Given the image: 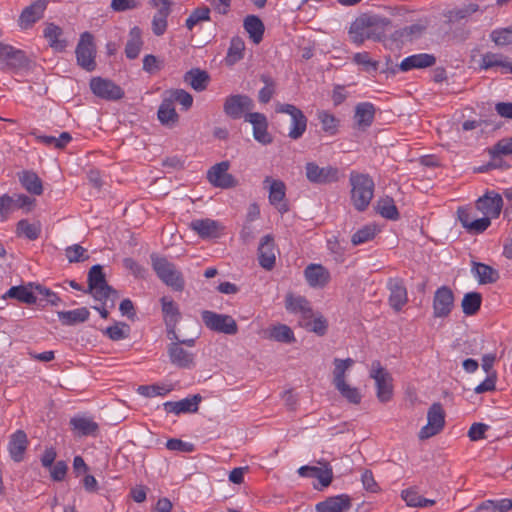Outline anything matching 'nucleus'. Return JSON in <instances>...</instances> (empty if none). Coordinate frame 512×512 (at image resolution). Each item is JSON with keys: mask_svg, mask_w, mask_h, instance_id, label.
Returning <instances> with one entry per match:
<instances>
[{"mask_svg": "<svg viewBox=\"0 0 512 512\" xmlns=\"http://www.w3.org/2000/svg\"><path fill=\"white\" fill-rule=\"evenodd\" d=\"M130 327L126 323L119 322L106 328L104 334L113 341H119L129 336Z\"/></svg>", "mask_w": 512, "mask_h": 512, "instance_id": "56", "label": "nucleus"}, {"mask_svg": "<svg viewBox=\"0 0 512 512\" xmlns=\"http://www.w3.org/2000/svg\"><path fill=\"white\" fill-rule=\"evenodd\" d=\"M482 303V296L479 292L466 293L462 300V310L467 316L475 315Z\"/></svg>", "mask_w": 512, "mask_h": 512, "instance_id": "53", "label": "nucleus"}, {"mask_svg": "<svg viewBox=\"0 0 512 512\" xmlns=\"http://www.w3.org/2000/svg\"><path fill=\"white\" fill-rule=\"evenodd\" d=\"M275 111L277 113L288 114L291 117V127L288 136L297 140L303 136L307 129V117L304 115L302 110L292 104H281L276 105Z\"/></svg>", "mask_w": 512, "mask_h": 512, "instance_id": "10", "label": "nucleus"}, {"mask_svg": "<svg viewBox=\"0 0 512 512\" xmlns=\"http://www.w3.org/2000/svg\"><path fill=\"white\" fill-rule=\"evenodd\" d=\"M436 63V57L433 54L419 53L404 58L399 69L402 72H407L412 69H424L432 67Z\"/></svg>", "mask_w": 512, "mask_h": 512, "instance_id": "30", "label": "nucleus"}, {"mask_svg": "<svg viewBox=\"0 0 512 512\" xmlns=\"http://www.w3.org/2000/svg\"><path fill=\"white\" fill-rule=\"evenodd\" d=\"M13 298L25 304H35L37 302V297L35 292L32 291V288L29 289L26 286L19 285L11 287L4 295L3 299Z\"/></svg>", "mask_w": 512, "mask_h": 512, "instance_id": "44", "label": "nucleus"}, {"mask_svg": "<svg viewBox=\"0 0 512 512\" xmlns=\"http://www.w3.org/2000/svg\"><path fill=\"white\" fill-rule=\"evenodd\" d=\"M371 21L374 23L368 29V39L382 41L386 36L387 29L391 26V20L386 17L371 15Z\"/></svg>", "mask_w": 512, "mask_h": 512, "instance_id": "43", "label": "nucleus"}, {"mask_svg": "<svg viewBox=\"0 0 512 512\" xmlns=\"http://www.w3.org/2000/svg\"><path fill=\"white\" fill-rule=\"evenodd\" d=\"M171 103L174 102L179 103L182 105L184 110H188L191 108L193 104V97L192 95L183 90V89H173L169 91V98H167Z\"/></svg>", "mask_w": 512, "mask_h": 512, "instance_id": "55", "label": "nucleus"}, {"mask_svg": "<svg viewBox=\"0 0 512 512\" xmlns=\"http://www.w3.org/2000/svg\"><path fill=\"white\" fill-rule=\"evenodd\" d=\"M70 426L76 436H96L99 425L92 418L75 416L70 419Z\"/></svg>", "mask_w": 512, "mask_h": 512, "instance_id": "33", "label": "nucleus"}, {"mask_svg": "<svg viewBox=\"0 0 512 512\" xmlns=\"http://www.w3.org/2000/svg\"><path fill=\"white\" fill-rule=\"evenodd\" d=\"M376 108L371 102H360L355 106L354 121L358 129L366 130L375 118Z\"/></svg>", "mask_w": 512, "mask_h": 512, "instance_id": "27", "label": "nucleus"}, {"mask_svg": "<svg viewBox=\"0 0 512 512\" xmlns=\"http://www.w3.org/2000/svg\"><path fill=\"white\" fill-rule=\"evenodd\" d=\"M285 308L288 312L299 314L303 320L313 317L310 302L303 296L288 294L285 299Z\"/></svg>", "mask_w": 512, "mask_h": 512, "instance_id": "29", "label": "nucleus"}, {"mask_svg": "<svg viewBox=\"0 0 512 512\" xmlns=\"http://www.w3.org/2000/svg\"><path fill=\"white\" fill-rule=\"evenodd\" d=\"M60 322L65 326H73L83 323L89 319L90 312L86 307L77 308L69 311L57 312Z\"/></svg>", "mask_w": 512, "mask_h": 512, "instance_id": "40", "label": "nucleus"}, {"mask_svg": "<svg viewBox=\"0 0 512 512\" xmlns=\"http://www.w3.org/2000/svg\"><path fill=\"white\" fill-rule=\"evenodd\" d=\"M90 89L93 94L101 99L116 101L124 97V90L112 80L102 77H93L90 80Z\"/></svg>", "mask_w": 512, "mask_h": 512, "instance_id": "14", "label": "nucleus"}, {"mask_svg": "<svg viewBox=\"0 0 512 512\" xmlns=\"http://www.w3.org/2000/svg\"><path fill=\"white\" fill-rule=\"evenodd\" d=\"M305 174L311 183L320 185L337 182L339 179L338 168L333 166L320 167L315 162L306 163Z\"/></svg>", "mask_w": 512, "mask_h": 512, "instance_id": "15", "label": "nucleus"}, {"mask_svg": "<svg viewBox=\"0 0 512 512\" xmlns=\"http://www.w3.org/2000/svg\"><path fill=\"white\" fill-rule=\"evenodd\" d=\"M201 319L204 325L211 331L227 335H235L238 332L237 323L230 315L203 310L201 312Z\"/></svg>", "mask_w": 512, "mask_h": 512, "instance_id": "7", "label": "nucleus"}, {"mask_svg": "<svg viewBox=\"0 0 512 512\" xmlns=\"http://www.w3.org/2000/svg\"><path fill=\"white\" fill-rule=\"evenodd\" d=\"M317 118L321 123L322 130L326 134L330 136L337 134L340 121L332 113L320 110L317 112Z\"/></svg>", "mask_w": 512, "mask_h": 512, "instance_id": "50", "label": "nucleus"}, {"mask_svg": "<svg viewBox=\"0 0 512 512\" xmlns=\"http://www.w3.org/2000/svg\"><path fill=\"white\" fill-rule=\"evenodd\" d=\"M494 67H500L504 74H512V61L508 57L492 52L483 54L480 61V68L488 70Z\"/></svg>", "mask_w": 512, "mask_h": 512, "instance_id": "32", "label": "nucleus"}, {"mask_svg": "<svg viewBox=\"0 0 512 512\" xmlns=\"http://www.w3.org/2000/svg\"><path fill=\"white\" fill-rule=\"evenodd\" d=\"M334 370H333V384L334 386H338L346 382L345 374L346 371L351 368L354 364V360L352 358L339 359L335 358L333 361Z\"/></svg>", "mask_w": 512, "mask_h": 512, "instance_id": "52", "label": "nucleus"}, {"mask_svg": "<svg viewBox=\"0 0 512 512\" xmlns=\"http://www.w3.org/2000/svg\"><path fill=\"white\" fill-rule=\"evenodd\" d=\"M376 235V229L372 226L366 225L361 229L357 230L351 238L353 245L357 246L374 239Z\"/></svg>", "mask_w": 512, "mask_h": 512, "instance_id": "60", "label": "nucleus"}, {"mask_svg": "<svg viewBox=\"0 0 512 512\" xmlns=\"http://www.w3.org/2000/svg\"><path fill=\"white\" fill-rule=\"evenodd\" d=\"M28 444L27 435L23 430H17L10 436L8 451L14 462L19 463L24 459Z\"/></svg>", "mask_w": 512, "mask_h": 512, "instance_id": "28", "label": "nucleus"}, {"mask_svg": "<svg viewBox=\"0 0 512 512\" xmlns=\"http://www.w3.org/2000/svg\"><path fill=\"white\" fill-rule=\"evenodd\" d=\"M258 260L262 268L271 270L275 266V242L272 235L267 234L260 240L258 247Z\"/></svg>", "mask_w": 512, "mask_h": 512, "instance_id": "23", "label": "nucleus"}, {"mask_svg": "<svg viewBox=\"0 0 512 512\" xmlns=\"http://www.w3.org/2000/svg\"><path fill=\"white\" fill-rule=\"evenodd\" d=\"M16 233L29 240H36L41 234V225L39 223H30L28 220L22 219L17 223Z\"/></svg>", "mask_w": 512, "mask_h": 512, "instance_id": "54", "label": "nucleus"}, {"mask_svg": "<svg viewBox=\"0 0 512 512\" xmlns=\"http://www.w3.org/2000/svg\"><path fill=\"white\" fill-rule=\"evenodd\" d=\"M304 277L310 287L322 288L326 286L330 279L329 270L321 264H309L304 269Z\"/></svg>", "mask_w": 512, "mask_h": 512, "instance_id": "25", "label": "nucleus"}, {"mask_svg": "<svg viewBox=\"0 0 512 512\" xmlns=\"http://www.w3.org/2000/svg\"><path fill=\"white\" fill-rule=\"evenodd\" d=\"M243 28L254 44H259L265 32L262 20L256 15H247L243 20Z\"/></svg>", "mask_w": 512, "mask_h": 512, "instance_id": "35", "label": "nucleus"}, {"mask_svg": "<svg viewBox=\"0 0 512 512\" xmlns=\"http://www.w3.org/2000/svg\"><path fill=\"white\" fill-rule=\"evenodd\" d=\"M454 307V294L448 286H441L433 298V314L436 318L449 316Z\"/></svg>", "mask_w": 512, "mask_h": 512, "instance_id": "18", "label": "nucleus"}, {"mask_svg": "<svg viewBox=\"0 0 512 512\" xmlns=\"http://www.w3.org/2000/svg\"><path fill=\"white\" fill-rule=\"evenodd\" d=\"M428 26L429 21L427 18L420 19L416 23L395 30L391 34V40L397 43L398 46L411 43L422 37V35L427 30Z\"/></svg>", "mask_w": 512, "mask_h": 512, "instance_id": "16", "label": "nucleus"}, {"mask_svg": "<svg viewBox=\"0 0 512 512\" xmlns=\"http://www.w3.org/2000/svg\"><path fill=\"white\" fill-rule=\"evenodd\" d=\"M245 122H249L252 125L253 137L257 142L263 145L273 142V137L268 131L267 117L263 113H247L245 114Z\"/></svg>", "mask_w": 512, "mask_h": 512, "instance_id": "19", "label": "nucleus"}, {"mask_svg": "<svg viewBox=\"0 0 512 512\" xmlns=\"http://www.w3.org/2000/svg\"><path fill=\"white\" fill-rule=\"evenodd\" d=\"M268 337L281 343H294L296 341L292 329L285 324L271 326L268 330Z\"/></svg>", "mask_w": 512, "mask_h": 512, "instance_id": "46", "label": "nucleus"}, {"mask_svg": "<svg viewBox=\"0 0 512 512\" xmlns=\"http://www.w3.org/2000/svg\"><path fill=\"white\" fill-rule=\"evenodd\" d=\"M477 209L490 218H497L503 207L501 194L490 192L480 197L476 203Z\"/></svg>", "mask_w": 512, "mask_h": 512, "instance_id": "24", "label": "nucleus"}, {"mask_svg": "<svg viewBox=\"0 0 512 512\" xmlns=\"http://www.w3.org/2000/svg\"><path fill=\"white\" fill-rule=\"evenodd\" d=\"M184 81L188 83L195 91H204L210 81L209 74L199 68H193L184 75Z\"/></svg>", "mask_w": 512, "mask_h": 512, "instance_id": "37", "label": "nucleus"}, {"mask_svg": "<svg viewBox=\"0 0 512 512\" xmlns=\"http://www.w3.org/2000/svg\"><path fill=\"white\" fill-rule=\"evenodd\" d=\"M338 392L344 397L348 402L352 404H359L361 402L362 396L359 392L358 388L351 387L346 382L335 386Z\"/></svg>", "mask_w": 512, "mask_h": 512, "instance_id": "57", "label": "nucleus"}, {"mask_svg": "<svg viewBox=\"0 0 512 512\" xmlns=\"http://www.w3.org/2000/svg\"><path fill=\"white\" fill-rule=\"evenodd\" d=\"M445 413L440 403H433L427 412V424L419 431L421 440L438 434L444 427Z\"/></svg>", "mask_w": 512, "mask_h": 512, "instance_id": "13", "label": "nucleus"}, {"mask_svg": "<svg viewBox=\"0 0 512 512\" xmlns=\"http://www.w3.org/2000/svg\"><path fill=\"white\" fill-rule=\"evenodd\" d=\"M376 209L377 212L385 219L396 221L400 218L399 211L391 197H385L378 200Z\"/></svg>", "mask_w": 512, "mask_h": 512, "instance_id": "47", "label": "nucleus"}, {"mask_svg": "<svg viewBox=\"0 0 512 512\" xmlns=\"http://www.w3.org/2000/svg\"><path fill=\"white\" fill-rule=\"evenodd\" d=\"M189 228L202 239L219 238L224 230V226L216 220L194 219L189 223Z\"/></svg>", "mask_w": 512, "mask_h": 512, "instance_id": "20", "label": "nucleus"}, {"mask_svg": "<svg viewBox=\"0 0 512 512\" xmlns=\"http://www.w3.org/2000/svg\"><path fill=\"white\" fill-rule=\"evenodd\" d=\"M471 271L480 284L495 283L499 279L498 271L484 263L473 262Z\"/></svg>", "mask_w": 512, "mask_h": 512, "instance_id": "38", "label": "nucleus"}, {"mask_svg": "<svg viewBox=\"0 0 512 512\" xmlns=\"http://www.w3.org/2000/svg\"><path fill=\"white\" fill-rule=\"evenodd\" d=\"M143 41L141 39L140 30L134 27L130 31V39L125 46V54L128 59H136L139 56Z\"/></svg>", "mask_w": 512, "mask_h": 512, "instance_id": "49", "label": "nucleus"}, {"mask_svg": "<svg viewBox=\"0 0 512 512\" xmlns=\"http://www.w3.org/2000/svg\"><path fill=\"white\" fill-rule=\"evenodd\" d=\"M351 506V497L347 494H340L318 502L315 509L316 512H347Z\"/></svg>", "mask_w": 512, "mask_h": 512, "instance_id": "26", "label": "nucleus"}, {"mask_svg": "<svg viewBox=\"0 0 512 512\" xmlns=\"http://www.w3.org/2000/svg\"><path fill=\"white\" fill-rule=\"evenodd\" d=\"M373 21H371V15H361L358 17L350 26L349 35L353 43L362 44L366 39H368V29L371 25H373Z\"/></svg>", "mask_w": 512, "mask_h": 512, "instance_id": "34", "label": "nucleus"}, {"mask_svg": "<svg viewBox=\"0 0 512 512\" xmlns=\"http://www.w3.org/2000/svg\"><path fill=\"white\" fill-rule=\"evenodd\" d=\"M370 377L375 381L378 400L382 403L390 401L393 396L392 376L381 365L380 361L372 362Z\"/></svg>", "mask_w": 512, "mask_h": 512, "instance_id": "6", "label": "nucleus"}, {"mask_svg": "<svg viewBox=\"0 0 512 512\" xmlns=\"http://www.w3.org/2000/svg\"><path fill=\"white\" fill-rule=\"evenodd\" d=\"M211 9L208 6L202 5L195 8L185 21V26L188 30L193 28L202 22H208L211 20Z\"/></svg>", "mask_w": 512, "mask_h": 512, "instance_id": "48", "label": "nucleus"}, {"mask_svg": "<svg viewBox=\"0 0 512 512\" xmlns=\"http://www.w3.org/2000/svg\"><path fill=\"white\" fill-rule=\"evenodd\" d=\"M245 42L240 36H233L225 56V64L233 66L244 58Z\"/></svg>", "mask_w": 512, "mask_h": 512, "instance_id": "39", "label": "nucleus"}, {"mask_svg": "<svg viewBox=\"0 0 512 512\" xmlns=\"http://www.w3.org/2000/svg\"><path fill=\"white\" fill-rule=\"evenodd\" d=\"M63 30L53 24L49 23L44 29V37L47 39L51 48L55 51L62 52L67 46V41L62 38Z\"/></svg>", "mask_w": 512, "mask_h": 512, "instance_id": "41", "label": "nucleus"}, {"mask_svg": "<svg viewBox=\"0 0 512 512\" xmlns=\"http://www.w3.org/2000/svg\"><path fill=\"white\" fill-rule=\"evenodd\" d=\"M170 391H171L170 388H167L164 385H158V384L140 385L137 388V392L140 395H142L144 397H148V398H152V397H156V396H165Z\"/></svg>", "mask_w": 512, "mask_h": 512, "instance_id": "59", "label": "nucleus"}, {"mask_svg": "<svg viewBox=\"0 0 512 512\" xmlns=\"http://www.w3.org/2000/svg\"><path fill=\"white\" fill-rule=\"evenodd\" d=\"M479 10V5L476 3H469L462 7H456L448 10L444 16L448 24H454L462 20H467L472 14Z\"/></svg>", "mask_w": 512, "mask_h": 512, "instance_id": "42", "label": "nucleus"}, {"mask_svg": "<svg viewBox=\"0 0 512 512\" xmlns=\"http://www.w3.org/2000/svg\"><path fill=\"white\" fill-rule=\"evenodd\" d=\"M18 179L23 188L33 195H41L43 193V184L39 176L31 170H24L18 173Z\"/></svg>", "mask_w": 512, "mask_h": 512, "instance_id": "36", "label": "nucleus"}, {"mask_svg": "<svg viewBox=\"0 0 512 512\" xmlns=\"http://www.w3.org/2000/svg\"><path fill=\"white\" fill-rule=\"evenodd\" d=\"M387 288L390 291L389 305L395 311H400L408 302L407 289L400 278H389Z\"/></svg>", "mask_w": 512, "mask_h": 512, "instance_id": "22", "label": "nucleus"}, {"mask_svg": "<svg viewBox=\"0 0 512 512\" xmlns=\"http://www.w3.org/2000/svg\"><path fill=\"white\" fill-rule=\"evenodd\" d=\"M230 163L222 161L213 165L207 172L208 181L214 186L222 189L233 188L238 181L232 174L228 173Z\"/></svg>", "mask_w": 512, "mask_h": 512, "instance_id": "17", "label": "nucleus"}, {"mask_svg": "<svg viewBox=\"0 0 512 512\" xmlns=\"http://www.w3.org/2000/svg\"><path fill=\"white\" fill-rule=\"evenodd\" d=\"M263 184L269 191V203L274 206L280 214L287 213L289 211V203L286 199L285 183L282 180L266 176Z\"/></svg>", "mask_w": 512, "mask_h": 512, "instance_id": "11", "label": "nucleus"}, {"mask_svg": "<svg viewBox=\"0 0 512 512\" xmlns=\"http://www.w3.org/2000/svg\"><path fill=\"white\" fill-rule=\"evenodd\" d=\"M254 108L253 100L244 94H234L226 97L223 104L224 113L231 119L245 118V114L251 113Z\"/></svg>", "mask_w": 512, "mask_h": 512, "instance_id": "12", "label": "nucleus"}, {"mask_svg": "<svg viewBox=\"0 0 512 512\" xmlns=\"http://www.w3.org/2000/svg\"><path fill=\"white\" fill-rule=\"evenodd\" d=\"M150 258L157 277L174 291L182 292L185 288V280L182 272L177 269L175 264L156 253H152Z\"/></svg>", "mask_w": 512, "mask_h": 512, "instance_id": "2", "label": "nucleus"}, {"mask_svg": "<svg viewBox=\"0 0 512 512\" xmlns=\"http://www.w3.org/2000/svg\"><path fill=\"white\" fill-rule=\"evenodd\" d=\"M87 281L88 287L84 293L92 294L95 300L111 308L115 306L118 292L108 285L101 265L96 264L90 268Z\"/></svg>", "mask_w": 512, "mask_h": 512, "instance_id": "1", "label": "nucleus"}, {"mask_svg": "<svg viewBox=\"0 0 512 512\" xmlns=\"http://www.w3.org/2000/svg\"><path fill=\"white\" fill-rule=\"evenodd\" d=\"M492 41L499 46H506L512 44V29L504 28L500 30H494L491 33Z\"/></svg>", "mask_w": 512, "mask_h": 512, "instance_id": "64", "label": "nucleus"}, {"mask_svg": "<svg viewBox=\"0 0 512 512\" xmlns=\"http://www.w3.org/2000/svg\"><path fill=\"white\" fill-rule=\"evenodd\" d=\"M201 396L194 395L191 398H184L180 401H167L164 403V410L167 413L179 415L181 413H194L198 410Z\"/></svg>", "mask_w": 512, "mask_h": 512, "instance_id": "31", "label": "nucleus"}, {"mask_svg": "<svg viewBox=\"0 0 512 512\" xmlns=\"http://www.w3.org/2000/svg\"><path fill=\"white\" fill-rule=\"evenodd\" d=\"M199 335L197 334L191 338L181 339L177 334V339L170 340L168 344L167 353L170 362L178 368L182 369H193L196 366L195 354L187 349H184L182 345L187 347H194L196 340Z\"/></svg>", "mask_w": 512, "mask_h": 512, "instance_id": "4", "label": "nucleus"}, {"mask_svg": "<svg viewBox=\"0 0 512 512\" xmlns=\"http://www.w3.org/2000/svg\"><path fill=\"white\" fill-rule=\"evenodd\" d=\"M93 40L94 38L91 33L84 32L81 34L75 50L77 64L87 72H92L96 69V48Z\"/></svg>", "mask_w": 512, "mask_h": 512, "instance_id": "8", "label": "nucleus"}, {"mask_svg": "<svg viewBox=\"0 0 512 512\" xmlns=\"http://www.w3.org/2000/svg\"><path fill=\"white\" fill-rule=\"evenodd\" d=\"M353 61L357 65L363 66L367 72H376L378 70L379 63L370 58L368 52H359L354 54Z\"/></svg>", "mask_w": 512, "mask_h": 512, "instance_id": "63", "label": "nucleus"}, {"mask_svg": "<svg viewBox=\"0 0 512 512\" xmlns=\"http://www.w3.org/2000/svg\"><path fill=\"white\" fill-rule=\"evenodd\" d=\"M65 254L70 263L84 262L89 259L87 250L79 244L67 247Z\"/></svg>", "mask_w": 512, "mask_h": 512, "instance_id": "61", "label": "nucleus"}, {"mask_svg": "<svg viewBox=\"0 0 512 512\" xmlns=\"http://www.w3.org/2000/svg\"><path fill=\"white\" fill-rule=\"evenodd\" d=\"M157 116L160 123L166 126H173L179 120V115L177 114L174 105L167 98L163 99L161 102Z\"/></svg>", "mask_w": 512, "mask_h": 512, "instance_id": "45", "label": "nucleus"}, {"mask_svg": "<svg viewBox=\"0 0 512 512\" xmlns=\"http://www.w3.org/2000/svg\"><path fill=\"white\" fill-rule=\"evenodd\" d=\"M163 321L169 340L177 339V325L182 318L178 304L168 296L160 298Z\"/></svg>", "mask_w": 512, "mask_h": 512, "instance_id": "9", "label": "nucleus"}, {"mask_svg": "<svg viewBox=\"0 0 512 512\" xmlns=\"http://www.w3.org/2000/svg\"><path fill=\"white\" fill-rule=\"evenodd\" d=\"M492 159H496L501 155H512V136L499 140L490 150Z\"/></svg>", "mask_w": 512, "mask_h": 512, "instance_id": "62", "label": "nucleus"}, {"mask_svg": "<svg viewBox=\"0 0 512 512\" xmlns=\"http://www.w3.org/2000/svg\"><path fill=\"white\" fill-rule=\"evenodd\" d=\"M351 201L357 211H365L374 196V181L367 174L351 172Z\"/></svg>", "mask_w": 512, "mask_h": 512, "instance_id": "3", "label": "nucleus"}, {"mask_svg": "<svg viewBox=\"0 0 512 512\" xmlns=\"http://www.w3.org/2000/svg\"><path fill=\"white\" fill-rule=\"evenodd\" d=\"M510 510H512V500L507 498L486 500L477 508V512H508Z\"/></svg>", "mask_w": 512, "mask_h": 512, "instance_id": "51", "label": "nucleus"}, {"mask_svg": "<svg viewBox=\"0 0 512 512\" xmlns=\"http://www.w3.org/2000/svg\"><path fill=\"white\" fill-rule=\"evenodd\" d=\"M48 0H35L29 6L25 7L21 12L18 25L21 29H30L44 14Z\"/></svg>", "mask_w": 512, "mask_h": 512, "instance_id": "21", "label": "nucleus"}, {"mask_svg": "<svg viewBox=\"0 0 512 512\" xmlns=\"http://www.w3.org/2000/svg\"><path fill=\"white\" fill-rule=\"evenodd\" d=\"M304 321L305 322L303 323V326L307 330L312 331L319 336H323L326 334L327 328H328V323H327V320L323 316L320 315V316L314 318L313 320H312V318H310V319H305Z\"/></svg>", "mask_w": 512, "mask_h": 512, "instance_id": "58", "label": "nucleus"}, {"mask_svg": "<svg viewBox=\"0 0 512 512\" xmlns=\"http://www.w3.org/2000/svg\"><path fill=\"white\" fill-rule=\"evenodd\" d=\"M30 63V59L23 50L0 42V70L18 73L28 70Z\"/></svg>", "mask_w": 512, "mask_h": 512, "instance_id": "5", "label": "nucleus"}]
</instances>
